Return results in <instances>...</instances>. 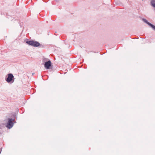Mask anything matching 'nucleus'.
Masks as SVG:
<instances>
[{"mask_svg":"<svg viewBox=\"0 0 155 155\" xmlns=\"http://www.w3.org/2000/svg\"><path fill=\"white\" fill-rule=\"evenodd\" d=\"M6 81L9 84L13 83L15 81V78L13 75L11 73L7 74L5 78Z\"/></svg>","mask_w":155,"mask_h":155,"instance_id":"f257e3e1","label":"nucleus"},{"mask_svg":"<svg viewBox=\"0 0 155 155\" xmlns=\"http://www.w3.org/2000/svg\"><path fill=\"white\" fill-rule=\"evenodd\" d=\"M26 43L34 47H38L39 46L40 48L42 47V45H40V43L37 41H34L31 40L27 41Z\"/></svg>","mask_w":155,"mask_h":155,"instance_id":"f03ea898","label":"nucleus"},{"mask_svg":"<svg viewBox=\"0 0 155 155\" xmlns=\"http://www.w3.org/2000/svg\"><path fill=\"white\" fill-rule=\"evenodd\" d=\"M15 120L14 119L12 118L8 119V122L6 126L8 129H10L13 126V122Z\"/></svg>","mask_w":155,"mask_h":155,"instance_id":"7ed1b4c3","label":"nucleus"},{"mask_svg":"<svg viewBox=\"0 0 155 155\" xmlns=\"http://www.w3.org/2000/svg\"><path fill=\"white\" fill-rule=\"evenodd\" d=\"M51 61L49 60L45 62L44 66L46 69H48L50 68V67L51 66Z\"/></svg>","mask_w":155,"mask_h":155,"instance_id":"20e7f679","label":"nucleus"},{"mask_svg":"<svg viewBox=\"0 0 155 155\" xmlns=\"http://www.w3.org/2000/svg\"><path fill=\"white\" fill-rule=\"evenodd\" d=\"M142 20L145 23H146L147 24H148L152 28H155V26L153 25L152 24H151L150 22H148L147 20L144 18H143Z\"/></svg>","mask_w":155,"mask_h":155,"instance_id":"39448f33","label":"nucleus"},{"mask_svg":"<svg viewBox=\"0 0 155 155\" xmlns=\"http://www.w3.org/2000/svg\"><path fill=\"white\" fill-rule=\"evenodd\" d=\"M151 5L155 8V0H151Z\"/></svg>","mask_w":155,"mask_h":155,"instance_id":"423d86ee","label":"nucleus"},{"mask_svg":"<svg viewBox=\"0 0 155 155\" xmlns=\"http://www.w3.org/2000/svg\"><path fill=\"white\" fill-rule=\"evenodd\" d=\"M2 150V149L1 148H0V154L1 153V151Z\"/></svg>","mask_w":155,"mask_h":155,"instance_id":"0eeeda50","label":"nucleus"},{"mask_svg":"<svg viewBox=\"0 0 155 155\" xmlns=\"http://www.w3.org/2000/svg\"><path fill=\"white\" fill-rule=\"evenodd\" d=\"M47 60V59H46V58H44V61H46Z\"/></svg>","mask_w":155,"mask_h":155,"instance_id":"6e6552de","label":"nucleus"},{"mask_svg":"<svg viewBox=\"0 0 155 155\" xmlns=\"http://www.w3.org/2000/svg\"><path fill=\"white\" fill-rule=\"evenodd\" d=\"M0 129H2V127L1 126L0 127Z\"/></svg>","mask_w":155,"mask_h":155,"instance_id":"1a4fd4ad","label":"nucleus"},{"mask_svg":"<svg viewBox=\"0 0 155 155\" xmlns=\"http://www.w3.org/2000/svg\"><path fill=\"white\" fill-rule=\"evenodd\" d=\"M2 125L3 126L4 125V124H2Z\"/></svg>","mask_w":155,"mask_h":155,"instance_id":"9d476101","label":"nucleus"},{"mask_svg":"<svg viewBox=\"0 0 155 155\" xmlns=\"http://www.w3.org/2000/svg\"><path fill=\"white\" fill-rule=\"evenodd\" d=\"M153 30H155V28H152Z\"/></svg>","mask_w":155,"mask_h":155,"instance_id":"9b49d317","label":"nucleus"}]
</instances>
